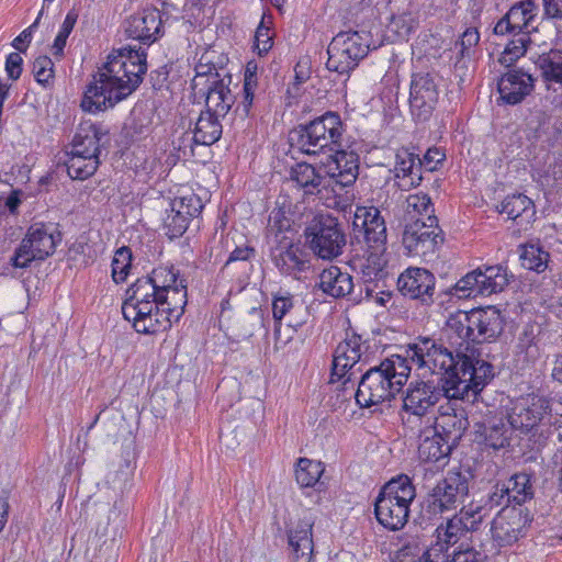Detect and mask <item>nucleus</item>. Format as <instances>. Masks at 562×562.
I'll use <instances>...</instances> for the list:
<instances>
[{"instance_id": "f257e3e1", "label": "nucleus", "mask_w": 562, "mask_h": 562, "mask_svg": "<svg viewBox=\"0 0 562 562\" xmlns=\"http://www.w3.org/2000/svg\"><path fill=\"white\" fill-rule=\"evenodd\" d=\"M186 305V281L172 267H158L127 289L122 313L137 333L154 335L178 322Z\"/></svg>"}, {"instance_id": "f03ea898", "label": "nucleus", "mask_w": 562, "mask_h": 562, "mask_svg": "<svg viewBox=\"0 0 562 562\" xmlns=\"http://www.w3.org/2000/svg\"><path fill=\"white\" fill-rule=\"evenodd\" d=\"M146 71L144 52L131 47L114 49L87 86L82 110L97 113L115 106L139 87Z\"/></svg>"}, {"instance_id": "7ed1b4c3", "label": "nucleus", "mask_w": 562, "mask_h": 562, "mask_svg": "<svg viewBox=\"0 0 562 562\" xmlns=\"http://www.w3.org/2000/svg\"><path fill=\"white\" fill-rule=\"evenodd\" d=\"M344 124L340 115L328 111L307 124H300L291 139L307 155L334 153L325 164L326 173L341 187L353 184L359 176V155L341 148Z\"/></svg>"}, {"instance_id": "20e7f679", "label": "nucleus", "mask_w": 562, "mask_h": 562, "mask_svg": "<svg viewBox=\"0 0 562 562\" xmlns=\"http://www.w3.org/2000/svg\"><path fill=\"white\" fill-rule=\"evenodd\" d=\"M411 370L407 358L392 355L379 366L361 372L353 393L357 404L371 407L392 400L407 382Z\"/></svg>"}, {"instance_id": "39448f33", "label": "nucleus", "mask_w": 562, "mask_h": 562, "mask_svg": "<svg viewBox=\"0 0 562 562\" xmlns=\"http://www.w3.org/2000/svg\"><path fill=\"white\" fill-rule=\"evenodd\" d=\"M415 497V486L407 475L391 480L375 499L376 520L389 530L402 529L408 520L409 505Z\"/></svg>"}, {"instance_id": "423d86ee", "label": "nucleus", "mask_w": 562, "mask_h": 562, "mask_svg": "<svg viewBox=\"0 0 562 562\" xmlns=\"http://www.w3.org/2000/svg\"><path fill=\"white\" fill-rule=\"evenodd\" d=\"M232 77L222 75L216 67L202 55L195 66V76L191 81V88L195 97L204 98L205 104L220 113L224 109L229 111L235 103V95L229 89Z\"/></svg>"}, {"instance_id": "0eeeda50", "label": "nucleus", "mask_w": 562, "mask_h": 562, "mask_svg": "<svg viewBox=\"0 0 562 562\" xmlns=\"http://www.w3.org/2000/svg\"><path fill=\"white\" fill-rule=\"evenodd\" d=\"M459 374H452L446 382V398L475 401L480 392L493 380L494 367L483 359L460 356Z\"/></svg>"}, {"instance_id": "6e6552de", "label": "nucleus", "mask_w": 562, "mask_h": 562, "mask_svg": "<svg viewBox=\"0 0 562 562\" xmlns=\"http://www.w3.org/2000/svg\"><path fill=\"white\" fill-rule=\"evenodd\" d=\"M469 476L459 470L448 471L422 503V516L432 520L446 512L457 509L469 495Z\"/></svg>"}, {"instance_id": "1a4fd4ad", "label": "nucleus", "mask_w": 562, "mask_h": 562, "mask_svg": "<svg viewBox=\"0 0 562 562\" xmlns=\"http://www.w3.org/2000/svg\"><path fill=\"white\" fill-rule=\"evenodd\" d=\"M461 509L459 515L448 519L436 528V541L423 553L416 562H448V550L467 538L474 526L482 520L481 510Z\"/></svg>"}, {"instance_id": "9d476101", "label": "nucleus", "mask_w": 562, "mask_h": 562, "mask_svg": "<svg viewBox=\"0 0 562 562\" xmlns=\"http://www.w3.org/2000/svg\"><path fill=\"white\" fill-rule=\"evenodd\" d=\"M305 245L318 258L333 260L342 254L346 235L335 216L314 215L304 228Z\"/></svg>"}, {"instance_id": "9b49d317", "label": "nucleus", "mask_w": 562, "mask_h": 562, "mask_svg": "<svg viewBox=\"0 0 562 562\" xmlns=\"http://www.w3.org/2000/svg\"><path fill=\"white\" fill-rule=\"evenodd\" d=\"M369 48L370 34L368 32H340L328 45L327 69L338 74H348L367 56Z\"/></svg>"}, {"instance_id": "f8f14e48", "label": "nucleus", "mask_w": 562, "mask_h": 562, "mask_svg": "<svg viewBox=\"0 0 562 562\" xmlns=\"http://www.w3.org/2000/svg\"><path fill=\"white\" fill-rule=\"evenodd\" d=\"M60 235H54L48 226L35 223L27 229L25 237L11 258L14 268H27L34 260H44L55 251Z\"/></svg>"}, {"instance_id": "ddd939ff", "label": "nucleus", "mask_w": 562, "mask_h": 562, "mask_svg": "<svg viewBox=\"0 0 562 562\" xmlns=\"http://www.w3.org/2000/svg\"><path fill=\"white\" fill-rule=\"evenodd\" d=\"M362 355L363 341L361 336L356 334L348 335L335 349L330 382L335 383L341 381L344 391H346L348 384H350V389L353 391L356 385L353 379L357 378V374L362 372L361 366L357 367L361 361Z\"/></svg>"}, {"instance_id": "4468645a", "label": "nucleus", "mask_w": 562, "mask_h": 562, "mask_svg": "<svg viewBox=\"0 0 562 562\" xmlns=\"http://www.w3.org/2000/svg\"><path fill=\"white\" fill-rule=\"evenodd\" d=\"M445 240L438 218L430 216L429 222L416 218L405 226L403 246L411 256L427 257L434 255Z\"/></svg>"}, {"instance_id": "2eb2a0df", "label": "nucleus", "mask_w": 562, "mask_h": 562, "mask_svg": "<svg viewBox=\"0 0 562 562\" xmlns=\"http://www.w3.org/2000/svg\"><path fill=\"white\" fill-rule=\"evenodd\" d=\"M551 415V403L544 396L531 395L516 402L508 414V424L522 432H540Z\"/></svg>"}, {"instance_id": "dca6fc26", "label": "nucleus", "mask_w": 562, "mask_h": 562, "mask_svg": "<svg viewBox=\"0 0 562 562\" xmlns=\"http://www.w3.org/2000/svg\"><path fill=\"white\" fill-rule=\"evenodd\" d=\"M530 522L527 508L504 506L492 521V538L499 547L512 546L526 536Z\"/></svg>"}, {"instance_id": "f3484780", "label": "nucleus", "mask_w": 562, "mask_h": 562, "mask_svg": "<svg viewBox=\"0 0 562 562\" xmlns=\"http://www.w3.org/2000/svg\"><path fill=\"white\" fill-rule=\"evenodd\" d=\"M542 16L533 0H522L510 7L507 13L494 26V34H526L538 31Z\"/></svg>"}, {"instance_id": "a211bd4d", "label": "nucleus", "mask_w": 562, "mask_h": 562, "mask_svg": "<svg viewBox=\"0 0 562 562\" xmlns=\"http://www.w3.org/2000/svg\"><path fill=\"white\" fill-rule=\"evenodd\" d=\"M447 400L446 404L439 406L437 416L427 418V424L456 448L469 427L468 414L457 403L458 400Z\"/></svg>"}, {"instance_id": "6ab92c4d", "label": "nucleus", "mask_w": 562, "mask_h": 562, "mask_svg": "<svg viewBox=\"0 0 562 562\" xmlns=\"http://www.w3.org/2000/svg\"><path fill=\"white\" fill-rule=\"evenodd\" d=\"M398 291L406 297L418 301L422 305L430 306L437 297L436 277L425 268H408L397 279Z\"/></svg>"}, {"instance_id": "aec40b11", "label": "nucleus", "mask_w": 562, "mask_h": 562, "mask_svg": "<svg viewBox=\"0 0 562 562\" xmlns=\"http://www.w3.org/2000/svg\"><path fill=\"white\" fill-rule=\"evenodd\" d=\"M439 90L435 77L428 72L415 74L409 89V109L416 121L430 119L438 103Z\"/></svg>"}, {"instance_id": "412c9836", "label": "nucleus", "mask_w": 562, "mask_h": 562, "mask_svg": "<svg viewBox=\"0 0 562 562\" xmlns=\"http://www.w3.org/2000/svg\"><path fill=\"white\" fill-rule=\"evenodd\" d=\"M270 258L281 274L299 278L311 268L310 254L300 241L280 239L270 246Z\"/></svg>"}, {"instance_id": "4be33fe9", "label": "nucleus", "mask_w": 562, "mask_h": 562, "mask_svg": "<svg viewBox=\"0 0 562 562\" xmlns=\"http://www.w3.org/2000/svg\"><path fill=\"white\" fill-rule=\"evenodd\" d=\"M443 396L446 397V393L442 385L438 386L430 381L413 382L403 398V409L409 415L429 418V413Z\"/></svg>"}, {"instance_id": "5701e85b", "label": "nucleus", "mask_w": 562, "mask_h": 562, "mask_svg": "<svg viewBox=\"0 0 562 562\" xmlns=\"http://www.w3.org/2000/svg\"><path fill=\"white\" fill-rule=\"evenodd\" d=\"M272 316L276 322L274 337L280 339L282 319H286L289 327H299L306 323L308 317L305 303L288 291L279 290L272 295Z\"/></svg>"}, {"instance_id": "b1692460", "label": "nucleus", "mask_w": 562, "mask_h": 562, "mask_svg": "<svg viewBox=\"0 0 562 562\" xmlns=\"http://www.w3.org/2000/svg\"><path fill=\"white\" fill-rule=\"evenodd\" d=\"M124 30L130 38L151 44L162 35V21L157 9H144L126 19Z\"/></svg>"}, {"instance_id": "393cba45", "label": "nucleus", "mask_w": 562, "mask_h": 562, "mask_svg": "<svg viewBox=\"0 0 562 562\" xmlns=\"http://www.w3.org/2000/svg\"><path fill=\"white\" fill-rule=\"evenodd\" d=\"M352 225L355 231L362 234L366 244H375L381 247L386 245L385 221L375 206H357Z\"/></svg>"}, {"instance_id": "a878e982", "label": "nucleus", "mask_w": 562, "mask_h": 562, "mask_svg": "<svg viewBox=\"0 0 562 562\" xmlns=\"http://www.w3.org/2000/svg\"><path fill=\"white\" fill-rule=\"evenodd\" d=\"M367 256L360 262V272L364 283L366 295L372 299L378 283L387 276L386 245L381 247L375 244H367Z\"/></svg>"}, {"instance_id": "bb28decb", "label": "nucleus", "mask_w": 562, "mask_h": 562, "mask_svg": "<svg viewBox=\"0 0 562 562\" xmlns=\"http://www.w3.org/2000/svg\"><path fill=\"white\" fill-rule=\"evenodd\" d=\"M475 344L498 337L504 329V318L495 306L470 311Z\"/></svg>"}, {"instance_id": "cd10ccee", "label": "nucleus", "mask_w": 562, "mask_h": 562, "mask_svg": "<svg viewBox=\"0 0 562 562\" xmlns=\"http://www.w3.org/2000/svg\"><path fill=\"white\" fill-rule=\"evenodd\" d=\"M501 99L510 105L520 103L535 88V79L522 70H509L497 85Z\"/></svg>"}, {"instance_id": "c85d7f7f", "label": "nucleus", "mask_w": 562, "mask_h": 562, "mask_svg": "<svg viewBox=\"0 0 562 562\" xmlns=\"http://www.w3.org/2000/svg\"><path fill=\"white\" fill-rule=\"evenodd\" d=\"M313 526L314 518L308 514L300 519L288 532L289 544L292 548L295 562H310L313 557Z\"/></svg>"}, {"instance_id": "c756f323", "label": "nucleus", "mask_w": 562, "mask_h": 562, "mask_svg": "<svg viewBox=\"0 0 562 562\" xmlns=\"http://www.w3.org/2000/svg\"><path fill=\"white\" fill-rule=\"evenodd\" d=\"M443 331L450 345L458 351H469L470 345L475 344L470 312L459 311L451 314Z\"/></svg>"}, {"instance_id": "7c9ffc66", "label": "nucleus", "mask_w": 562, "mask_h": 562, "mask_svg": "<svg viewBox=\"0 0 562 562\" xmlns=\"http://www.w3.org/2000/svg\"><path fill=\"white\" fill-rule=\"evenodd\" d=\"M228 112L229 111L224 109V113H220L206 105V110L201 112L195 122L192 140L195 144L204 146L215 144L223 133V126L220 119L225 117Z\"/></svg>"}, {"instance_id": "2f4dec72", "label": "nucleus", "mask_w": 562, "mask_h": 562, "mask_svg": "<svg viewBox=\"0 0 562 562\" xmlns=\"http://www.w3.org/2000/svg\"><path fill=\"white\" fill-rule=\"evenodd\" d=\"M394 171L395 177L401 179L400 187L404 189L418 187L423 180L419 155L406 148L398 149L395 156Z\"/></svg>"}, {"instance_id": "473e14b6", "label": "nucleus", "mask_w": 562, "mask_h": 562, "mask_svg": "<svg viewBox=\"0 0 562 562\" xmlns=\"http://www.w3.org/2000/svg\"><path fill=\"white\" fill-rule=\"evenodd\" d=\"M454 447L428 426L419 434L418 458L423 462H438L449 457Z\"/></svg>"}, {"instance_id": "72a5a7b5", "label": "nucleus", "mask_w": 562, "mask_h": 562, "mask_svg": "<svg viewBox=\"0 0 562 562\" xmlns=\"http://www.w3.org/2000/svg\"><path fill=\"white\" fill-rule=\"evenodd\" d=\"M318 286L325 294L340 299L351 295L355 284L348 272L341 271L337 266H330L319 274Z\"/></svg>"}, {"instance_id": "f704fd0d", "label": "nucleus", "mask_w": 562, "mask_h": 562, "mask_svg": "<svg viewBox=\"0 0 562 562\" xmlns=\"http://www.w3.org/2000/svg\"><path fill=\"white\" fill-rule=\"evenodd\" d=\"M480 295L488 296L504 290L508 284L506 268L496 266L480 267L476 269Z\"/></svg>"}, {"instance_id": "c9c22d12", "label": "nucleus", "mask_w": 562, "mask_h": 562, "mask_svg": "<svg viewBox=\"0 0 562 562\" xmlns=\"http://www.w3.org/2000/svg\"><path fill=\"white\" fill-rule=\"evenodd\" d=\"M508 218L519 221V224L530 223L536 215L535 204L531 199L522 193L507 195L499 207Z\"/></svg>"}, {"instance_id": "e433bc0d", "label": "nucleus", "mask_w": 562, "mask_h": 562, "mask_svg": "<svg viewBox=\"0 0 562 562\" xmlns=\"http://www.w3.org/2000/svg\"><path fill=\"white\" fill-rule=\"evenodd\" d=\"M104 134L101 128L92 123H83L77 130L72 142V150L82 151L85 155L92 157H99L100 154V142Z\"/></svg>"}, {"instance_id": "4c0bfd02", "label": "nucleus", "mask_w": 562, "mask_h": 562, "mask_svg": "<svg viewBox=\"0 0 562 562\" xmlns=\"http://www.w3.org/2000/svg\"><path fill=\"white\" fill-rule=\"evenodd\" d=\"M442 348V344L430 337H418L416 342L406 350L408 366L415 363L419 369L428 370L432 366V360Z\"/></svg>"}, {"instance_id": "58836bf2", "label": "nucleus", "mask_w": 562, "mask_h": 562, "mask_svg": "<svg viewBox=\"0 0 562 562\" xmlns=\"http://www.w3.org/2000/svg\"><path fill=\"white\" fill-rule=\"evenodd\" d=\"M504 484L512 506L524 507L522 505L533 497L531 476L525 472L513 474Z\"/></svg>"}, {"instance_id": "ea45409f", "label": "nucleus", "mask_w": 562, "mask_h": 562, "mask_svg": "<svg viewBox=\"0 0 562 562\" xmlns=\"http://www.w3.org/2000/svg\"><path fill=\"white\" fill-rule=\"evenodd\" d=\"M536 67L547 89L552 85L562 86V55L557 50H550L538 56Z\"/></svg>"}, {"instance_id": "a19ab883", "label": "nucleus", "mask_w": 562, "mask_h": 562, "mask_svg": "<svg viewBox=\"0 0 562 562\" xmlns=\"http://www.w3.org/2000/svg\"><path fill=\"white\" fill-rule=\"evenodd\" d=\"M291 179L303 189L305 194H317L325 187V178L307 162L296 164L291 170Z\"/></svg>"}, {"instance_id": "79ce46f5", "label": "nucleus", "mask_w": 562, "mask_h": 562, "mask_svg": "<svg viewBox=\"0 0 562 562\" xmlns=\"http://www.w3.org/2000/svg\"><path fill=\"white\" fill-rule=\"evenodd\" d=\"M67 160L65 161L67 173L71 179L86 180L93 176L97 171L100 160L99 157H92L82 154V151L70 149L67 153Z\"/></svg>"}, {"instance_id": "37998d69", "label": "nucleus", "mask_w": 562, "mask_h": 562, "mask_svg": "<svg viewBox=\"0 0 562 562\" xmlns=\"http://www.w3.org/2000/svg\"><path fill=\"white\" fill-rule=\"evenodd\" d=\"M463 351L457 350L456 358L453 357L452 352L448 350V348L443 347L438 351L436 357L432 360V366L429 367L428 371L431 374H439L440 383L443 387V392L446 393L447 385L446 382L449 381V376L452 374L458 375L459 374V367L460 363V356H463Z\"/></svg>"}, {"instance_id": "c03bdc74", "label": "nucleus", "mask_w": 562, "mask_h": 562, "mask_svg": "<svg viewBox=\"0 0 562 562\" xmlns=\"http://www.w3.org/2000/svg\"><path fill=\"white\" fill-rule=\"evenodd\" d=\"M263 313L258 307H251L249 311L238 315L231 326L232 334L237 340L251 337L262 327Z\"/></svg>"}, {"instance_id": "a18cd8bd", "label": "nucleus", "mask_w": 562, "mask_h": 562, "mask_svg": "<svg viewBox=\"0 0 562 562\" xmlns=\"http://www.w3.org/2000/svg\"><path fill=\"white\" fill-rule=\"evenodd\" d=\"M476 269L462 277L453 286L439 291L437 297H441L439 305L449 302L453 296L457 299L475 297L480 295Z\"/></svg>"}, {"instance_id": "49530a36", "label": "nucleus", "mask_w": 562, "mask_h": 562, "mask_svg": "<svg viewBox=\"0 0 562 562\" xmlns=\"http://www.w3.org/2000/svg\"><path fill=\"white\" fill-rule=\"evenodd\" d=\"M513 427L503 419L492 420L484 428L485 445L494 450L509 446L513 435Z\"/></svg>"}, {"instance_id": "de8ad7c7", "label": "nucleus", "mask_w": 562, "mask_h": 562, "mask_svg": "<svg viewBox=\"0 0 562 562\" xmlns=\"http://www.w3.org/2000/svg\"><path fill=\"white\" fill-rule=\"evenodd\" d=\"M267 238L270 246L277 245L280 239L293 240L294 232L291 221L280 210L272 211L267 226Z\"/></svg>"}, {"instance_id": "09e8293b", "label": "nucleus", "mask_w": 562, "mask_h": 562, "mask_svg": "<svg viewBox=\"0 0 562 562\" xmlns=\"http://www.w3.org/2000/svg\"><path fill=\"white\" fill-rule=\"evenodd\" d=\"M324 472L319 461L301 458L295 468L296 482L302 487H310L316 484Z\"/></svg>"}, {"instance_id": "8fccbe9b", "label": "nucleus", "mask_w": 562, "mask_h": 562, "mask_svg": "<svg viewBox=\"0 0 562 562\" xmlns=\"http://www.w3.org/2000/svg\"><path fill=\"white\" fill-rule=\"evenodd\" d=\"M257 86V66L248 63L244 75L243 99L236 109L237 111L241 109L244 116H248L250 113Z\"/></svg>"}, {"instance_id": "3c124183", "label": "nucleus", "mask_w": 562, "mask_h": 562, "mask_svg": "<svg viewBox=\"0 0 562 562\" xmlns=\"http://www.w3.org/2000/svg\"><path fill=\"white\" fill-rule=\"evenodd\" d=\"M406 212L414 222L416 218H423L429 222L434 215V206L430 198L424 193L411 194L406 199Z\"/></svg>"}, {"instance_id": "603ef678", "label": "nucleus", "mask_w": 562, "mask_h": 562, "mask_svg": "<svg viewBox=\"0 0 562 562\" xmlns=\"http://www.w3.org/2000/svg\"><path fill=\"white\" fill-rule=\"evenodd\" d=\"M520 260L524 268L542 272L548 266L549 252L538 245H527L524 247Z\"/></svg>"}, {"instance_id": "864d4df0", "label": "nucleus", "mask_w": 562, "mask_h": 562, "mask_svg": "<svg viewBox=\"0 0 562 562\" xmlns=\"http://www.w3.org/2000/svg\"><path fill=\"white\" fill-rule=\"evenodd\" d=\"M170 205H172L173 210H177V212L181 211L190 220L196 217L203 210L201 198L191 191H186L181 195L172 199Z\"/></svg>"}, {"instance_id": "5fc2aeb1", "label": "nucleus", "mask_w": 562, "mask_h": 562, "mask_svg": "<svg viewBox=\"0 0 562 562\" xmlns=\"http://www.w3.org/2000/svg\"><path fill=\"white\" fill-rule=\"evenodd\" d=\"M530 44V37L526 34H519L513 38L501 54L498 61L509 67L515 64L520 57H522Z\"/></svg>"}, {"instance_id": "6e6d98bb", "label": "nucleus", "mask_w": 562, "mask_h": 562, "mask_svg": "<svg viewBox=\"0 0 562 562\" xmlns=\"http://www.w3.org/2000/svg\"><path fill=\"white\" fill-rule=\"evenodd\" d=\"M538 436V443L540 446H546L548 443L557 446L562 443V415L553 416L551 414L548 417L547 425L542 426Z\"/></svg>"}, {"instance_id": "4d7b16f0", "label": "nucleus", "mask_w": 562, "mask_h": 562, "mask_svg": "<svg viewBox=\"0 0 562 562\" xmlns=\"http://www.w3.org/2000/svg\"><path fill=\"white\" fill-rule=\"evenodd\" d=\"M272 16L262 14L261 21L255 33L254 49L258 55L262 56L267 54L273 46L272 35L270 27L267 23H271Z\"/></svg>"}, {"instance_id": "13d9d810", "label": "nucleus", "mask_w": 562, "mask_h": 562, "mask_svg": "<svg viewBox=\"0 0 562 562\" xmlns=\"http://www.w3.org/2000/svg\"><path fill=\"white\" fill-rule=\"evenodd\" d=\"M132 266V251L127 247H121L116 250L112 260V278L115 283L126 280Z\"/></svg>"}, {"instance_id": "bf43d9fd", "label": "nucleus", "mask_w": 562, "mask_h": 562, "mask_svg": "<svg viewBox=\"0 0 562 562\" xmlns=\"http://www.w3.org/2000/svg\"><path fill=\"white\" fill-rule=\"evenodd\" d=\"M190 222L191 220L181 211L177 212V210H173L172 205H170V211L165 217L166 234L170 238L180 237L187 231Z\"/></svg>"}, {"instance_id": "052dcab7", "label": "nucleus", "mask_w": 562, "mask_h": 562, "mask_svg": "<svg viewBox=\"0 0 562 562\" xmlns=\"http://www.w3.org/2000/svg\"><path fill=\"white\" fill-rule=\"evenodd\" d=\"M33 75L43 87H49L54 79V63L48 56H40L33 63Z\"/></svg>"}, {"instance_id": "680f3d73", "label": "nucleus", "mask_w": 562, "mask_h": 562, "mask_svg": "<svg viewBox=\"0 0 562 562\" xmlns=\"http://www.w3.org/2000/svg\"><path fill=\"white\" fill-rule=\"evenodd\" d=\"M78 14L74 11H69L61 24V27L54 41L53 44V53L55 56H63L64 47L66 46V42L68 36L70 35L74 26L77 22Z\"/></svg>"}, {"instance_id": "e2e57ef3", "label": "nucleus", "mask_w": 562, "mask_h": 562, "mask_svg": "<svg viewBox=\"0 0 562 562\" xmlns=\"http://www.w3.org/2000/svg\"><path fill=\"white\" fill-rule=\"evenodd\" d=\"M486 554L473 547L461 542L448 557V562H483Z\"/></svg>"}, {"instance_id": "0e129e2a", "label": "nucleus", "mask_w": 562, "mask_h": 562, "mask_svg": "<svg viewBox=\"0 0 562 562\" xmlns=\"http://www.w3.org/2000/svg\"><path fill=\"white\" fill-rule=\"evenodd\" d=\"M505 490V484L503 482H497L492 491L487 494L486 501L484 503V507H487L488 509H494L498 506H512L509 504V498L507 492H503Z\"/></svg>"}, {"instance_id": "69168bd1", "label": "nucleus", "mask_w": 562, "mask_h": 562, "mask_svg": "<svg viewBox=\"0 0 562 562\" xmlns=\"http://www.w3.org/2000/svg\"><path fill=\"white\" fill-rule=\"evenodd\" d=\"M391 29L401 37L409 35L415 27V20L408 12L393 15L390 23Z\"/></svg>"}, {"instance_id": "338daca9", "label": "nucleus", "mask_w": 562, "mask_h": 562, "mask_svg": "<svg viewBox=\"0 0 562 562\" xmlns=\"http://www.w3.org/2000/svg\"><path fill=\"white\" fill-rule=\"evenodd\" d=\"M479 41V31L474 27H469L463 32L460 40L456 43V48L459 49L461 57L469 56L471 48L477 45Z\"/></svg>"}, {"instance_id": "774afa93", "label": "nucleus", "mask_w": 562, "mask_h": 562, "mask_svg": "<svg viewBox=\"0 0 562 562\" xmlns=\"http://www.w3.org/2000/svg\"><path fill=\"white\" fill-rule=\"evenodd\" d=\"M517 348L521 352H526V356L529 359H536L538 357V347L535 341V335L532 331H528L527 329L524 331V334L519 337Z\"/></svg>"}]
</instances>
